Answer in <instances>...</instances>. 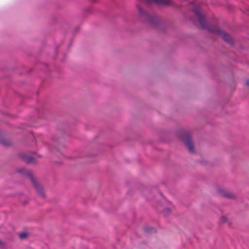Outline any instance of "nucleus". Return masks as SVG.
<instances>
[{"label":"nucleus","mask_w":249,"mask_h":249,"mask_svg":"<svg viewBox=\"0 0 249 249\" xmlns=\"http://www.w3.org/2000/svg\"><path fill=\"white\" fill-rule=\"evenodd\" d=\"M170 212H171L170 209H169L168 208H166L164 209L163 212L164 214H168L170 213Z\"/></svg>","instance_id":"obj_11"},{"label":"nucleus","mask_w":249,"mask_h":249,"mask_svg":"<svg viewBox=\"0 0 249 249\" xmlns=\"http://www.w3.org/2000/svg\"><path fill=\"white\" fill-rule=\"evenodd\" d=\"M191 4L194 7L192 10L197 18V23H196V25L199 26L202 29H207L208 25L206 21L205 15L201 12L198 6L195 5L193 3H191Z\"/></svg>","instance_id":"obj_2"},{"label":"nucleus","mask_w":249,"mask_h":249,"mask_svg":"<svg viewBox=\"0 0 249 249\" xmlns=\"http://www.w3.org/2000/svg\"><path fill=\"white\" fill-rule=\"evenodd\" d=\"M19 236L20 238H23L27 236V233L26 232H22L19 234Z\"/></svg>","instance_id":"obj_9"},{"label":"nucleus","mask_w":249,"mask_h":249,"mask_svg":"<svg viewBox=\"0 0 249 249\" xmlns=\"http://www.w3.org/2000/svg\"><path fill=\"white\" fill-rule=\"evenodd\" d=\"M137 9L139 11V13L141 14H143L145 13V12L143 11V10L139 5H137Z\"/></svg>","instance_id":"obj_10"},{"label":"nucleus","mask_w":249,"mask_h":249,"mask_svg":"<svg viewBox=\"0 0 249 249\" xmlns=\"http://www.w3.org/2000/svg\"><path fill=\"white\" fill-rule=\"evenodd\" d=\"M178 137L185 143L190 152H195L193 142L189 133L185 130H179L178 131Z\"/></svg>","instance_id":"obj_3"},{"label":"nucleus","mask_w":249,"mask_h":249,"mask_svg":"<svg viewBox=\"0 0 249 249\" xmlns=\"http://www.w3.org/2000/svg\"><path fill=\"white\" fill-rule=\"evenodd\" d=\"M246 84L249 86V79L247 81Z\"/></svg>","instance_id":"obj_16"},{"label":"nucleus","mask_w":249,"mask_h":249,"mask_svg":"<svg viewBox=\"0 0 249 249\" xmlns=\"http://www.w3.org/2000/svg\"><path fill=\"white\" fill-rule=\"evenodd\" d=\"M213 33H217V34L222 37L224 41L229 44L232 45L234 44V41L231 36L228 33V32H213Z\"/></svg>","instance_id":"obj_4"},{"label":"nucleus","mask_w":249,"mask_h":249,"mask_svg":"<svg viewBox=\"0 0 249 249\" xmlns=\"http://www.w3.org/2000/svg\"><path fill=\"white\" fill-rule=\"evenodd\" d=\"M209 31H212L211 30H210ZM213 31H216V32H218V31H221L219 29H217V28H215L214 29Z\"/></svg>","instance_id":"obj_13"},{"label":"nucleus","mask_w":249,"mask_h":249,"mask_svg":"<svg viewBox=\"0 0 249 249\" xmlns=\"http://www.w3.org/2000/svg\"><path fill=\"white\" fill-rule=\"evenodd\" d=\"M221 220L223 222H225L227 220V218L224 216H223L221 217Z\"/></svg>","instance_id":"obj_12"},{"label":"nucleus","mask_w":249,"mask_h":249,"mask_svg":"<svg viewBox=\"0 0 249 249\" xmlns=\"http://www.w3.org/2000/svg\"><path fill=\"white\" fill-rule=\"evenodd\" d=\"M225 197L228 198H232L234 197V195L231 192H227L224 191L222 194Z\"/></svg>","instance_id":"obj_8"},{"label":"nucleus","mask_w":249,"mask_h":249,"mask_svg":"<svg viewBox=\"0 0 249 249\" xmlns=\"http://www.w3.org/2000/svg\"><path fill=\"white\" fill-rule=\"evenodd\" d=\"M1 143H2L3 144H4V145H7V143H6V142H1Z\"/></svg>","instance_id":"obj_17"},{"label":"nucleus","mask_w":249,"mask_h":249,"mask_svg":"<svg viewBox=\"0 0 249 249\" xmlns=\"http://www.w3.org/2000/svg\"><path fill=\"white\" fill-rule=\"evenodd\" d=\"M18 171L21 175L28 177L38 194L43 197L45 196L42 186L34 178L32 173L30 171L25 168H21L19 169Z\"/></svg>","instance_id":"obj_1"},{"label":"nucleus","mask_w":249,"mask_h":249,"mask_svg":"<svg viewBox=\"0 0 249 249\" xmlns=\"http://www.w3.org/2000/svg\"><path fill=\"white\" fill-rule=\"evenodd\" d=\"M3 243L0 240V247H3Z\"/></svg>","instance_id":"obj_15"},{"label":"nucleus","mask_w":249,"mask_h":249,"mask_svg":"<svg viewBox=\"0 0 249 249\" xmlns=\"http://www.w3.org/2000/svg\"><path fill=\"white\" fill-rule=\"evenodd\" d=\"M246 13L248 15H249V8L246 10Z\"/></svg>","instance_id":"obj_14"},{"label":"nucleus","mask_w":249,"mask_h":249,"mask_svg":"<svg viewBox=\"0 0 249 249\" xmlns=\"http://www.w3.org/2000/svg\"><path fill=\"white\" fill-rule=\"evenodd\" d=\"M149 2L155 3L159 5H172L173 2L171 0H147Z\"/></svg>","instance_id":"obj_6"},{"label":"nucleus","mask_w":249,"mask_h":249,"mask_svg":"<svg viewBox=\"0 0 249 249\" xmlns=\"http://www.w3.org/2000/svg\"><path fill=\"white\" fill-rule=\"evenodd\" d=\"M143 230L148 233H152L156 231V229L152 227H144Z\"/></svg>","instance_id":"obj_7"},{"label":"nucleus","mask_w":249,"mask_h":249,"mask_svg":"<svg viewBox=\"0 0 249 249\" xmlns=\"http://www.w3.org/2000/svg\"><path fill=\"white\" fill-rule=\"evenodd\" d=\"M19 156L22 160L28 163H34L35 162V158L25 153H21Z\"/></svg>","instance_id":"obj_5"}]
</instances>
